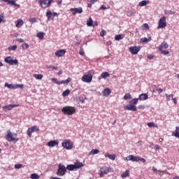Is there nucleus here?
I'll return each mask as SVG.
<instances>
[{"label": "nucleus", "instance_id": "obj_40", "mask_svg": "<svg viewBox=\"0 0 179 179\" xmlns=\"http://www.w3.org/2000/svg\"><path fill=\"white\" fill-rule=\"evenodd\" d=\"M174 136H176V138H179V127H176V131H175V134H174Z\"/></svg>", "mask_w": 179, "mask_h": 179}, {"label": "nucleus", "instance_id": "obj_16", "mask_svg": "<svg viewBox=\"0 0 179 179\" xmlns=\"http://www.w3.org/2000/svg\"><path fill=\"white\" fill-rule=\"evenodd\" d=\"M65 52H66V50L64 49L59 50L55 52V57H57L58 58H59L61 57H64V55H65Z\"/></svg>", "mask_w": 179, "mask_h": 179}, {"label": "nucleus", "instance_id": "obj_48", "mask_svg": "<svg viewBox=\"0 0 179 179\" xmlns=\"http://www.w3.org/2000/svg\"><path fill=\"white\" fill-rule=\"evenodd\" d=\"M30 23H36L37 22V19L36 17L30 18L29 20Z\"/></svg>", "mask_w": 179, "mask_h": 179}, {"label": "nucleus", "instance_id": "obj_18", "mask_svg": "<svg viewBox=\"0 0 179 179\" xmlns=\"http://www.w3.org/2000/svg\"><path fill=\"white\" fill-rule=\"evenodd\" d=\"M169 48V44L166 42L164 41L160 46L158 48L159 51H162L164 50H167Z\"/></svg>", "mask_w": 179, "mask_h": 179}, {"label": "nucleus", "instance_id": "obj_29", "mask_svg": "<svg viewBox=\"0 0 179 179\" xmlns=\"http://www.w3.org/2000/svg\"><path fill=\"white\" fill-rule=\"evenodd\" d=\"M4 86L5 87H8V89H16L15 85L8 84V83H6Z\"/></svg>", "mask_w": 179, "mask_h": 179}, {"label": "nucleus", "instance_id": "obj_63", "mask_svg": "<svg viewBox=\"0 0 179 179\" xmlns=\"http://www.w3.org/2000/svg\"><path fill=\"white\" fill-rule=\"evenodd\" d=\"M101 9H102V10H106V9H107V7H106L104 6H101Z\"/></svg>", "mask_w": 179, "mask_h": 179}, {"label": "nucleus", "instance_id": "obj_38", "mask_svg": "<svg viewBox=\"0 0 179 179\" xmlns=\"http://www.w3.org/2000/svg\"><path fill=\"white\" fill-rule=\"evenodd\" d=\"M3 22V23H5V14L2 13L0 14V24Z\"/></svg>", "mask_w": 179, "mask_h": 179}, {"label": "nucleus", "instance_id": "obj_26", "mask_svg": "<svg viewBox=\"0 0 179 179\" xmlns=\"http://www.w3.org/2000/svg\"><path fill=\"white\" fill-rule=\"evenodd\" d=\"M100 153V150H99V149H94L92 150L90 152H89V156H92L93 155H97Z\"/></svg>", "mask_w": 179, "mask_h": 179}, {"label": "nucleus", "instance_id": "obj_52", "mask_svg": "<svg viewBox=\"0 0 179 179\" xmlns=\"http://www.w3.org/2000/svg\"><path fill=\"white\" fill-rule=\"evenodd\" d=\"M105 35H106V31H104V30L101 31L100 36L101 37H104Z\"/></svg>", "mask_w": 179, "mask_h": 179}, {"label": "nucleus", "instance_id": "obj_14", "mask_svg": "<svg viewBox=\"0 0 179 179\" xmlns=\"http://www.w3.org/2000/svg\"><path fill=\"white\" fill-rule=\"evenodd\" d=\"M36 131H39L38 127L36 126H33L31 128H29L27 130L28 136H29V138H31V134H33V132H36Z\"/></svg>", "mask_w": 179, "mask_h": 179}, {"label": "nucleus", "instance_id": "obj_46", "mask_svg": "<svg viewBox=\"0 0 179 179\" xmlns=\"http://www.w3.org/2000/svg\"><path fill=\"white\" fill-rule=\"evenodd\" d=\"M22 50H27V48H29V45L28 43H24V44H22Z\"/></svg>", "mask_w": 179, "mask_h": 179}, {"label": "nucleus", "instance_id": "obj_55", "mask_svg": "<svg viewBox=\"0 0 179 179\" xmlns=\"http://www.w3.org/2000/svg\"><path fill=\"white\" fill-rule=\"evenodd\" d=\"M166 96L167 100H170V97H173V94L169 95L168 94H166Z\"/></svg>", "mask_w": 179, "mask_h": 179}, {"label": "nucleus", "instance_id": "obj_27", "mask_svg": "<svg viewBox=\"0 0 179 179\" xmlns=\"http://www.w3.org/2000/svg\"><path fill=\"white\" fill-rule=\"evenodd\" d=\"M124 37H125V36H124V34H117L115 36V40L116 41H120V40H122V38H124Z\"/></svg>", "mask_w": 179, "mask_h": 179}, {"label": "nucleus", "instance_id": "obj_35", "mask_svg": "<svg viewBox=\"0 0 179 179\" xmlns=\"http://www.w3.org/2000/svg\"><path fill=\"white\" fill-rule=\"evenodd\" d=\"M17 49V45H11L8 48V51H16Z\"/></svg>", "mask_w": 179, "mask_h": 179}, {"label": "nucleus", "instance_id": "obj_49", "mask_svg": "<svg viewBox=\"0 0 179 179\" xmlns=\"http://www.w3.org/2000/svg\"><path fill=\"white\" fill-rule=\"evenodd\" d=\"M19 87H20V89H23V87H24L23 84H16V85H15V89H18Z\"/></svg>", "mask_w": 179, "mask_h": 179}, {"label": "nucleus", "instance_id": "obj_8", "mask_svg": "<svg viewBox=\"0 0 179 179\" xmlns=\"http://www.w3.org/2000/svg\"><path fill=\"white\" fill-rule=\"evenodd\" d=\"M166 16H163L159 19L157 29H164V27L167 26V22L166 21Z\"/></svg>", "mask_w": 179, "mask_h": 179}, {"label": "nucleus", "instance_id": "obj_10", "mask_svg": "<svg viewBox=\"0 0 179 179\" xmlns=\"http://www.w3.org/2000/svg\"><path fill=\"white\" fill-rule=\"evenodd\" d=\"M101 173H103V174H108V173H114V169L111 167H107L103 166L100 168Z\"/></svg>", "mask_w": 179, "mask_h": 179}, {"label": "nucleus", "instance_id": "obj_32", "mask_svg": "<svg viewBox=\"0 0 179 179\" xmlns=\"http://www.w3.org/2000/svg\"><path fill=\"white\" fill-rule=\"evenodd\" d=\"M71 78H69L68 79H66L65 80L59 81V85H68V83H69V82H71Z\"/></svg>", "mask_w": 179, "mask_h": 179}, {"label": "nucleus", "instance_id": "obj_24", "mask_svg": "<svg viewBox=\"0 0 179 179\" xmlns=\"http://www.w3.org/2000/svg\"><path fill=\"white\" fill-rule=\"evenodd\" d=\"M24 24V22H23V20L22 19H18L17 21V23L15 24V27H22Z\"/></svg>", "mask_w": 179, "mask_h": 179}, {"label": "nucleus", "instance_id": "obj_6", "mask_svg": "<svg viewBox=\"0 0 179 179\" xmlns=\"http://www.w3.org/2000/svg\"><path fill=\"white\" fill-rule=\"evenodd\" d=\"M62 148H64V149H66V150H71V149L73 148V142H72L71 140L67 139V140H64L62 143Z\"/></svg>", "mask_w": 179, "mask_h": 179}, {"label": "nucleus", "instance_id": "obj_34", "mask_svg": "<svg viewBox=\"0 0 179 179\" xmlns=\"http://www.w3.org/2000/svg\"><path fill=\"white\" fill-rule=\"evenodd\" d=\"M8 5H11L12 6H20V5L17 4L16 1L15 0H10V1H8Z\"/></svg>", "mask_w": 179, "mask_h": 179}, {"label": "nucleus", "instance_id": "obj_37", "mask_svg": "<svg viewBox=\"0 0 179 179\" xmlns=\"http://www.w3.org/2000/svg\"><path fill=\"white\" fill-rule=\"evenodd\" d=\"M69 93H71V90H66L65 91L63 92L62 96L63 97H66L69 96Z\"/></svg>", "mask_w": 179, "mask_h": 179}, {"label": "nucleus", "instance_id": "obj_4", "mask_svg": "<svg viewBox=\"0 0 179 179\" xmlns=\"http://www.w3.org/2000/svg\"><path fill=\"white\" fill-rule=\"evenodd\" d=\"M76 111V110L75 108L69 106H64L62 109V112L63 114H65V115H72L73 114H75Z\"/></svg>", "mask_w": 179, "mask_h": 179}, {"label": "nucleus", "instance_id": "obj_9", "mask_svg": "<svg viewBox=\"0 0 179 179\" xmlns=\"http://www.w3.org/2000/svg\"><path fill=\"white\" fill-rule=\"evenodd\" d=\"M4 62H6V64H8V65H17V59H13L12 58V57H6L4 59Z\"/></svg>", "mask_w": 179, "mask_h": 179}, {"label": "nucleus", "instance_id": "obj_22", "mask_svg": "<svg viewBox=\"0 0 179 179\" xmlns=\"http://www.w3.org/2000/svg\"><path fill=\"white\" fill-rule=\"evenodd\" d=\"M105 157H108L110 160H115V157H117V155L115 154H109V153H105L104 155Z\"/></svg>", "mask_w": 179, "mask_h": 179}, {"label": "nucleus", "instance_id": "obj_44", "mask_svg": "<svg viewBox=\"0 0 179 179\" xmlns=\"http://www.w3.org/2000/svg\"><path fill=\"white\" fill-rule=\"evenodd\" d=\"M22 167H23V164H15L14 166V169H15L16 170H19V169H22Z\"/></svg>", "mask_w": 179, "mask_h": 179}, {"label": "nucleus", "instance_id": "obj_2", "mask_svg": "<svg viewBox=\"0 0 179 179\" xmlns=\"http://www.w3.org/2000/svg\"><path fill=\"white\" fill-rule=\"evenodd\" d=\"M5 138L6 141H8V142H14L15 143H16V142L19 141V138H17V134L12 133L10 130H8L6 131Z\"/></svg>", "mask_w": 179, "mask_h": 179}, {"label": "nucleus", "instance_id": "obj_43", "mask_svg": "<svg viewBox=\"0 0 179 179\" xmlns=\"http://www.w3.org/2000/svg\"><path fill=\"white\" fill-rule=\"evenodd\" d=\"M134 155H129L126 157L127 162H133Z\"/></svg>", "mask_w": 179, "mask_h": 179}, {"label": "nucleus", "instance_id": "obj_31", "mask_svg": "<svg viewBox=\"0 0 179 179\" xmlns=\"http://www.w3.org/2000/svg\"><path fill=\"white\" fill-rule=\"evenodd\" d=\"M87 26H88V27H92V26H93V20L92 19V17H89L87 22Z\"/></svg>", "mask_w": 179, "mask_h": 179}, {"label": "nucleus", "instance_id": "obj_21", "mask_svg": "<svg viewBox=\"0 0 179 179\" xmlns=\"http://www.w3.org/2000/svg\"><path fill=\"white\" fill-rule=\"evenodd\" d=\"M149 41H152L151 36H149L148 38H146V37L141 38L140 40V43H149Z\"/></svg>", "mask_w": 179, "mask_h": 179}, {"label": "nucleus", "instance_id": "obj_59", "mask_svg": "<svg viewBox=\"0 0 179 179\" xmlns=\"http://www.w3.org/2000/svg\"><path fill=\"white\" fill-rule=\"evenodd\" d=\"M143 27H145V29H149V24H148L146 23L143 24Z\"/></svg>", "mask_w": 179, "mask_h": 179}, {"label": "nucleus", "instance_id": "obj_20", "mask_svg": "<svg viewBox=\"0 0 179 179\" xmlns=\"http://www.w3.org/2000/svg\"><path fill=\"white\" fill-rule=\"evenodd\" d=\"M106 78H110V73L107 71H104L101 73V77L99 78V80L100 79H106Z\"/></svg>", "mask_w": 179, "mask_h": 179}, {"label": "nucleus", "instance_id": "obj_11", "mask_svg": "<svg viewBox=\"0 0 179 179\" xmlns=\"http://www.w3.org/2000/svg\"><path fill=\"white\" fill-rule=\"evenodd\" d=\"M15 107H19V104H9L6 105L2 107L3 111L6 113L7 111H10L13 108H15Z\"/></svg>", "mask_w": 179, "mask_h": 179}, {"label": "nucleus", "instance_id": "obj_19", "mask_svg": "<svg viewBox=\"0 0 179 179\" xmlns=\"http://www.w3.org/2000/svg\"><path fill=\"white\" fill-rule=\"evenodd\" d=\"M102 94L105 97H108L109 94H111V90L110 88H105L102 91Z\"/></svg>", "mask_w": 179, "mask_h": 179}, {"label": "nucleus", "instance_id": "obj_3", "mask_svg": "<svg viewBox=\"0 0 179 179\" xmlns=\"http://www.w3.org/2000/svg\"><path fill=\"white\" fill-rule=\"evenodd\" d=\"M83 164L80 162H76L74 164L67 165L66 169L69 171H76L78 169H81L83 167Z\"/></svg>", "mask_w": 179, "mask_h": 179}, {"label": "nucleus", "instance_id": "obj_41", "mask_svg": "<svg viewBox=\"0 0 179 179\" xmlns=\"http://www.w3.org/2000/svg\"><path fill=\"white\" fill-rule=\"evenodd\" d=\"M31 179H39L40 176L38 174H36V173H32L31 175Z\"/></svg>", "mask_w": 179, "mask_h": 179}, {"label": "nucleus", "instance_id": "obj_60", "mask_svg": "<svg viewBox=\"0 0 179 179\" xmlns=\"http://www.w3.org/2000/svg\"><path fill=\"white\" fill-rule=\"evenodd\" d=\"M79 54L80 55H85V52L83 51V50H80Z\"/></svg>", "mask_w": 179, "mask_h": 179}, {"label": "nucleus", "instance_id": "obj_17", "mask_svg": "<svg viewBox=\"0 0 179 179\" xmlns=\"http://www.w3.org/2000/svg\"><path fill=\"white\" fill-rule=\"evenodd\" d=\"M70 11L72 12L73 15H76V13H82L83 12V9H82L81 7L79 8H71Z\"/></svg>", "mask_w": 179, "mask_h": 179}, {"label": "nucleus", "instance_id": "obj_54", "mask_svg": "<svg viewBox=\"0 0 179 179\" xmlns=\"http://www.w3.org/2000/svg\"><path fill=\"white\" fill-rule=\"evenodd\" d=\"M155 150H160V146L159 145H155Z\"/></svg>", "mask_w": 179, "mask_h": 179}, {"label": "nucleus", "instance_id": "obj_45", "mask_svg": "<svg viewBox=\"0 0 179 179\" xmlns=\"http://www.w3.org/2000/svg\"><path fill=\"white\" fill-rule=\"evenodd\" d=\"M160 54H162L163 55H168L169 54V50H159Z\"/></svg>", "mask_w": 179, "mask_h": 179}, {"label": "nucleus", "instance_id": "obj_39", "mask_svg": "<svg viewBox=\"0 0 179 179\" xmlns=\"http://www.w3.org/2000/svg\"><path fill=\"white\" fill-rule=\"evenodd\" d=\"M36 36L40 40H43V38H44V33L43 32H38Z\"/></svg>", "mask_w": 179, "mask_h": 179}, {"label": "nucleus", "instance_id": "obj_15", "mask_svg": "<svg viewBox=\"0 0 179 179\" xmlns=\"http://www.w3.org/2000/svg\"><path fill=\"white\" fill-rule=\"evenodd\" d=\"M58 145H59L58 140L50 141L47 143V146L49 148H55V146H58Z\"/></svg>", "mask_w": 179, "mask_h": 179}, {"label": "nucleus", "instance_id": "obj_58", "mask_svg": "<svg viewBox=\"0 0 179 179\" xmlns=\"http://www.w3.org/2000/svg\"><path fill=\"white\" fill-rule=\"evenodd\" d=\"M87 2H90V3H94L95 2H97V0H87Z\"/></svg>", "mask_w": 179, "mask_h": 179}, {"label": "nucleus", "instance_id": "obj_42", "mask_svg": "<svg viewBox=\"0 0 179 179\" xmlns=\"http://www.w3.org/2000/svg\"><path fill=\"white\" fill-rule=\"evenodd\" d=\"M131 94L127 93V94L124 96L123 99H124V100H129V99H131Z\"/></svg>", "mask_w": 179, "mask_h": 179}, {"label": "nucleus", "instance_id": "obj_36", "mask_svg": "<svg viewBox=\"0 0 179 179\" xmlns=\"http://www.w3.org/2000/svg\"><path fill=\"white\" fill-rule=\"evenodd\" d=\"M148 127H149V128H157V125L156 124H155V122H148L147 124Z\"/></svg>", "mask_w": 179, "mask_h": 179}, {"label": "nucleus", "instance_id": "obj_13", "mask_svg": "<svg viewBox=\"0 0 179 179\" xmlns=\"http://www.w3.org/2000/svg\"><path fill=\"white\" fill-rule=\"evenodd\" d=\"M129 51L134 55H136V54H138V52L141 51V47L131 46L129 48Z\"/></svg>", "mask_w": 179, "mask_h": 179}, {"label": "nucleus", "instance_id": "obj_1", "mask_svg": "<svg viewBox=\"0 0 179 179\" xmlns=\"http://www.w3.org/2000/svg\"><path fill=\"white\" fill-rule=\"evenodd\" d=\"M148 99H149V96L147 95V94H141L139 95L138 99L135 98L129 101V104L124 106V110H128L129 111H136V104H138V101L139 100H148Z\"/></svg>", "mask_w": 179, "mask_h": 179}, {"label": "nucleus", "instance_id": "obj_62", "mask_svg": "<svg viewBox=\"0 0 179 179\" xmlns=\"http://www.w3.org/2000/svg\"><path fill=\"white\" fill-rule=\"evenodd\" d=\"M157 92H158L159 94H160L161 93H163V90L162 88H159L157 90Z\"/></svg>", "mask_w": 179, "mask_h": 179}, {"label": "nucleus", "instance_id": "obj_5", "mask_svg": "<svg viewBox=\"0 0 179 179\" xmlns=\"http://www.w3.org/2000/svg\"><path fill=\"white\" fill-rule=\"evenodd\" d=\"M56 174L59 177H62L65 176V174H66V168L65 167V166L63 165L62 164H59L58 165V169L56 172Z\"/></svg>", "mask_w": 179, "mask_h": 179}, {"label": "nucleus", "instance_id": "obj_47", "mask_svg": "<svg viewBox=\"0 0 179 179\" xmlns=\"http://www.w3.org/2000/svg\"><path fill=\"white\" fill-rule=\"evenodd\" d=\"M52 81L53 83H55L56 85H59V80H58L57 78H52Z\"/></svg>", "mask_w": 179, "mask_h": 179}, {"label": "nucleus", "instance_id": "obj_56", "mask_svg": "<svg viewBox=\"0 0 179 179\" xmlns=\"http://www.w3.org/2000/svg\"><path fill=\"white\" fill-rule=\"evenodd\" d=\"M16 41H18L19 43H24V40L22 39V38H17Z\"/></svg>", "mask_w": 179, "mask_h": 179}, {"label": "nucleus", "instance_id": "obj_61", "mask_svg": "<svg viewBox=\"0 0 179 179\" xmlns=\"http://www.w3.org/2000/svg\"><path fill=\"white\" fill-rule=\"evenodd\" d=\"M172 100H173L174 104H177V99L173 98V97L172 96Z\"/></svg>", "mask_w": 179, "mask_h": 179}, {"label": "nucleus", "instance_id": "obj_64", "mask_svg": "<svg viewBox=\"0 0 179 179\" xmlns=\"http://www.w3.org/2000/svg\"><path fill=\"white\" fill-rule=\"evenodd\" d=\"M93 27H94V26H99V23L97 22H94V24H92Z\"/></svg>", "mask_w": 179, "mask_h": 179}, {"label": "nucleus", "instance_id": "obj_53", "mask_svg": "<svg viewBox=\"0 0 179 179\" xmlns=\"http://www.w3.org/2000/svg\"><path fill=\"white\" fill-rule=\"evenodd\" d=\"M139 161L142 162V163H146V159H145V158H141V157H139Z\"/></svg>", "mask_w": 179, "mask_h": 179}, {"label": "nucleus", "instance_id": "obj_51", "mask_svg": "<svg viewBox=\"0 0 179 179\" xmlns=\"http://www.w3.org/2000/svg\"><path fill=\"white\" fill-rule=\"evenodd\" d=\"M48 68L50 69H55V70L58 69V67L54 66H52V65L48 66Z\"/></svg>", "mask_w": 179, "mask_h": 179}, {"label": "nucleus", "instance_id": "obj_25", "mask_svg": "<svg viewBox=\"0 0 179 179\" xmlns=\"http://www.w3.org/2000/svg\"><path fill=\"white\" fill-rule=\"evenodd\" d=\"M46 16L48 17V20H54V15H52V13H51V11H50V10H48L46 12Z\"/></svg>", "mask_w": 179, "mask_h": 179}, {"label": "nucleus", "instance_id": "obj_7", "mask_svg": "<svg viewBox=\"0 0 179 179\" xmlns=\"http://www.w3.org/2000/svg\"><path fill=\"white\" fill-rule=\"evenodd\" d=\"M54 2V0H39L38 3L41 8H50L51 3Z\"/></svg>", "mask_w": 179, "mask_h": 179}, {"label": "nucleus", "instance_id": "obj_12", "mask_svg": "<svg viewBox=\"0 0 179 179\" xmlns=\"http://www.w3.org/2000/svg\"><path fill=\"white\" fill-rule=\"evenodd\" d=\"M93 79V76L90 74H85L82 77L83 82H85V83H90Z\"/></svg>", "mask_w": 179, "mask_h": 179}, {"label": "nucleus", "instance_id": "obj_33", "mask_svg": "<svg viewBox=\"0 0 179 179\" xmlns=\"http://www.w3.org/2000/svg\"><path fill=\"white\" fill-rule=\"evenodd\" d=\"M33 76L34 78H35V79H37L38 80H41V79H43V74H34Z\"/></svg>", "mask_w": 179, "mask_h": 179}, {"label": "nucleus", "instance_id": "obj_30", "mask_svg": "<svg viewBox=\"0 0 179 179\" xmlns=\"http://www.w3.org/2000/svg\"><path fill=\"white\" fill-rule=\"evenodd\" d=\"M122 178H127V177H129V170H126L125 172H124L121 175Z\"/></svg>", "mask_w": 179, "mask_h": 179}, {"label": "nucleus", "instance_id": "obj_28", "mask_svg": "<svg viewBox=\"0 0 179 179\" xmlns=\"http://www.w3.org/2000/svg\"><path fill=\"white\" fill-rule=\"evenodd\" d=\"M135 13H136V11H135V10H129V11H127V16L129 17H131V16H135Z\"/></svg>", "mask_w": 179, "mask_h": 179}, {"label": "nucleus", "instance_id": "obj_50", "mask_svg": "<svg viewBox=\"0 0 179 179\" xmlns=\"http://www.w3.org/2000/svg\"><path fill=\"white\" fill-rule=\"evenodd\" d=\"M132 162H139V156H134L133 155V161Z\"/></svg>", "mask_w": 179, "mask_h": 179}, {"label": "nucleus", "instance_id": "obj_57", "mask_svg": "<svg viewBox=\"0 0 179 179\" xmlns=\"http://www.w3.org/2000/svg\"><path fill=\"white\" fill-rule=\"evenodd\" d=\"M139 110H145V106L141 105L138 106Z\"/></svg>", "mask_w": 179, "mask_h": 179}, {"label": "nucleus", "instance_id": "obj_23", "mask_svg": "<svg viewBox=\"0 0 179 179\" xmlns=\"http://www.w3.org/2000/svg\"><path fill=\"white\" fill-rule=\"evenodd\" d=\"M150 3V1L149 0H143L138 3V6H146V5H149Z\"/></svg>", "mask_w": 179, "mask_h": 179}]
</instances>
